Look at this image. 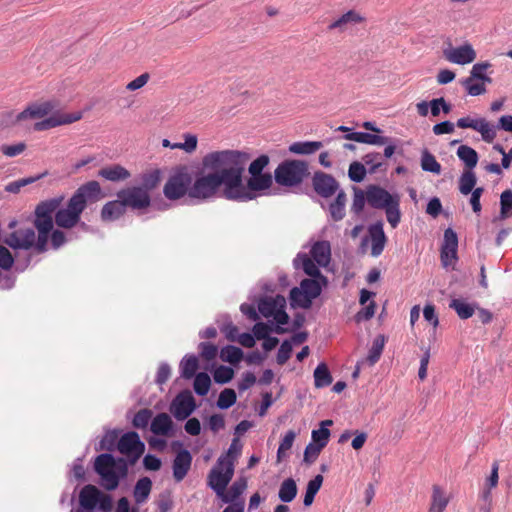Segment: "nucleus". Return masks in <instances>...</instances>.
<instances>
[{
	"label": "nucleus",
	"instance_id": "393cba45",
	"mask_svg": "<svg viewBox=\"0 0 512 512\" xmlns=\"http://www.w3.org/2000/svg\"><path fill=\"white\" fill-rule=\"evenodd\" d=\"M247 488V480L245 478H239L236 480L229 489L226 488L224 493L221 496H218L224 503L233 504L239 501H244L240 499V496L244 493Z\"/></svg>",
	"mask_w": 512,
	"mask_h": 512
},
{
	"label": "nucleus",
	"instance_id": "ddd939ff",
	"mask_svg": "<svg viewBox=\"0 0 512 512\" xmlns=\"http://www.w3.org/2000/svg\"><path fill=\"white\" fill-rule=\"evenodd\" d=\"M5 243L14 249H34L36 253L41 254L47 250H39V234L36 236L32 228H20L10 233L5 239Z\"/></svg>",
	"mask_w": 512,
	"mask_h": 512
},
{
	"label": "nucleus",
	"instance_id": "69168bd1",
	"mask_svg": "<svg viewBox=\"0 0 512 512\" xmlns=\"http://www.w3.org/2000/svg\"><path fill=\"white\" fill-rule=\"evenodd\" d=\"M199 350L201 358L207 362L214 360L218 354L217 346L209 342H201Z\"/></svg>",
	"mask_w": 512,
	"mask_h": 512
},
{
	"label": "nucleus",
	"instance_id": "7c9ffc66",
	"mask_svg": "<svg viewBox=\"0 0 512 512\" xmlns=\"http://www.w3.org/2000/svg\"><path fill=\"white\" fill-rule=\"evenodd\" d=\"M345 139L369 145H384L389 143V138L365 132H352L345 135Z\"/></svg>",
	"mask_w": 512,
	"mask_h": 512
},
{
	"label": "nucleus",
	"instance_id": "e2e57ef3",
	"mask_svg": "<svg viewBox=\"0 0 512 512\" xmlns=\"http://www.w3.org/2000/svg\"><path fill=\"white\" fill-rule=\"evenodd\" d=\"M349 178L354 182H361L366 176V169L360 162H352L348 170Z\"/></svg>",
	"mask_w": 512,
	"mask_h": 512
},
{
	"label": "nucleus",
	"instance_id": "cd10ccee",
	"mask_svg": "<svg viewBox=\"0 0 512 512\" xmlns=\"http://www.w3.org/2000/svg\"><path fill=\"white\" fill-rule=\"evenodd\" d=\"M98 176L112 182H118L128 179L131 174L125 167L114 164L100 169Z\"/></svg>",
	"mask_w": 512,
	"mask_h": 512
},
{
	"label": "nucleus",
	"instance_id": "aec40b11",
	"mask_svg": "<svg viewBox=\"0 0 512 512\" xmlns=\"http://www.w3.org/2000/svg\"><path fill=\"white\" fill-rule=\"evenodd\" d=\"M313 187L317 194L328 198L338 190L339 185L333 176L323 172H316L313 177Z\"/></svg>",
	"mask_w": 512,
	"mask_h": 512
},
{
	"label": "nucleus",
	"instance_id": "e433bc0d",
	"mask_svg": "<svg viewBox=\"0 0 512 512\" xmlns=\"http://www.w3.org/2000/svg\"><path fill=\"white\" fill-rule=\"evenodd\" d=\"M323 480V476L318 474L308 482L303 500L304 506L308 507L312 505L316 494L323 484Z\"/></svg>",
	"mask_w": 512,
	"mask_h": 512
},
{
	"label": "nucleus",
	"instance_id": "c9c22d12",
	"mask_svg": "<svg viewBox=\"0 0 512 512\" xmlns=\"http://www.w3.org/2000/svg\"><path fill=\"white\" fill-rule=\"evenodd\" d=\"M199 368V361L195 355H187L180 362L181 376L184 379H191Z\"/></svg>",
	"mask_w": 512,
	"mask_h": 512
},
{
	"label": "nucleus",
	"instance_id": "1a4fd4ad",
	"mask_svg": "<svg viewBox=\"0 0 512 512\" xmlns=\"http://www.w3.org/2000/svg\"><path fill=\"white\" fill-rule=\"evenodd\" d=\"M275 181L281 186H296L307 175V164L301 160H286L274 172Z\"/></svg>",
	"mask_w": 512,
	"mask_h": 512
},
{
	"label": "nucleus",
	"instance_id": "0e129e2a",
	"mask_svg": "<svg viewBox=\"0 0 512 512\" xmlns=\"http://www.w3.org/2000/svg\"><path fill=\"white\" fill-rule=\"evenodd\" d=\"M118 434L116 431H108L100 441V450L113 451L117 448Z\"/></svg>",
	"mask_w": 512,
	"mask_h": 512
},
{
	"label": "nucleus",
	"instance_id": "4d7b16f0",
	"mask_svg": "<svg viewBox=\"0 0 512 512\" xmlns=\"http://www.w3.org/2000/svg\"><path fill=\"white\" fill-rule=\"evenodd\" d=\"M242 451V443L239 438H234L228 448V451L225 455L219 457V459H224V461H230L231 463H235L238 456Z\"/></svg>",
	"mask_w": 512,
	"mask_h": 512
},
{
	"label": "nucleus",
	"instance_id": "5701e85b",
	"mask_svg": "<svg viewBox=\"0 0 512 512\" xmlns=\"http://www.w3.org/2000/svg\"><path fill=\"white\" fill-rule=\"evenodd\" d=\"M365 21V18L362 17L355 10H349L344 13L339 18L335 19L328 25V30H338L339 32H344L349 25L359 24Z\"/></svg>",
	"mask_w": 512,
	"mask_h": 512
},
{
	"label": "nucleus",
	"instance_id": "a878e982",
	"mask_svg": "<svg viewBox=\"0 0 512 512\" xmlns=\"http://www.w3.org/2000/svg\"><path fill=\"white\" fill-rule=\"evenodd\" d=\"M311 257L322 267H326L331 260V246L328 241H317L310 250Z\"/></svg>",
	"mask_w": 512,
	"mask_h": 512
},
{
	"label": "nucleus",
	"instance_id": "39448f33",
	"mask_svg": "<svg viewBox=\"0 0 512 512\" xmlns=\"http://www.w3.org/2000/svg\"><path fill=\"white\" fill-rule=\"evenodd\" d=\"M61 203V199H50L40 202L35 208L34 227L39 232V250H47L50 232L53 229V213Z\"/></svg>",
	"mask_w": 512,
	"mask_h": 512
},
{
	"label": "nucleus",
	"instance_id": "13d9d810",
	"mask_svg": "<svg viewBox=\"0 0 512 512\" xmlns=\"http://www.w3.org/2000/svg\"><path fill=\"white\" fill-rule=\"evenodd\" d=\"M280 303L276 299H263L258 304V310L264 317L273 316Z\"/></svg>",
	"mask_w": 512,
	"mask_h": 512
},
{
	"label": "nucleus",
	"instance_id": "79ce46f5",
	"mask_svg": "<svg viewBox=\"0 0 512 512\" xmlns=\"http://www.w3.org/2000/svg\"><path fill=\"white\" fill-rule=\"evenodd\" d=\"M385 345V337L383 335H378L372 344L371 349L368 352L366 357V361L370 366L375 365L381 357Z\"/></svg>",
	"mask_w": 512,
	"mask_h": 512
},
{
	"label": "nucleus",
	"instance_id": "338daca9",
	"mask_svg": "<svg viewBox=\"0 0 512 512\" xmlns=\"http://www.w3.org/2000/svg\"><path fill=\"white\" fill-rule=\"evenodd\" d=\"M476 131L481 134L483 140L487 143H491L496 137V131L484 118H481V122Z\"/></svg>",
	"mask_w": 512,
	"mask_h": 512
},
{
	"label": "nucleus",
	"instance_id": "c85d7f7f",
	"mask_svg": "<svg viewBox=\"0 0 512 512\" xmlns=\"http://www.w3.org/2000/svg\"><path fill=\"white\" fill-rule=\"evenodd\" d=\"M173 427V421L167 413L157 414L150 425V430L155 435L167 436Z\"/></svg>",
	"mask_w": 512,
	"mask_h": 512
},
{
	"label": "nucleus",
	"instance_id": "a19ab883",
	"mask_svg": "<svg viewBox=\"0 0 512 512\" xmlns=\"http://www.w3.org/2000/svg\"><path fill=\"white\" fill-rule=\"evenodd\" d=\"M333 379L325 363H320L314 370V383L317 388L329 386Z\"/></svg>",
	"mask_w": 512,
	"mask_h": 512
},
{
	"label": "nucleus",
	"instance_id": "9b49d317",
	"mask_svg": "<svg viewBox=\"0 0 512 512\" xmlns=\"http://www.w3.org/2000/svg\"><path fill=\"white\" fill-rule=\"evenodd\" d=\"M117 450L128 458L130 466L136 464L145 451V444L135 431L123 434L117 443Z\"/></svg>",
	"mask_w": 512,
	"mask_h": 512
},
{
	"label": "nucleus",
	"instance_id": "c03bdc74",
	"mask_svg": "<svg viewBox=\"0 0 512 512\" xmlns=\"http://www.w3.org/2000/svg\"><path fill=\"white\" fill-rule=\"evenodd\" d=\"M449 307L454 309L459 318L461 319H468L472 317L475 312V308L473 305L461 299H453L450 302Z\"/></svg>",
	"mask_w": 512,
	"mask_h": 512
},
{
	"label": "nucleus",
	"instance_id": "9d476101",
	"mask_svg": "<svg viewBox=\"0 0 512 512\" xmlns=\"http://www.w3.org/2000/svg\"><path fill=\"white\" fill-rule=\"evenodd\" d=\"M235 464L224 459H218L217 464L210 470L208 474V485L216 493L221 496L226 490L229 482L234 475Z\"/></svg>",
	"mask_w": 512,
	"mask_h": 512
},
{
	"label": "nucleus",
	"instance_id": "f03ea898",
	"mask_svg": "<svg viewBox=\"0 0 512 512\" xmlns=\"http://www.w3.org/2000/svg\"><path fill=\"white\" fill-rule=\"evenodd\" d=\"M101 198V187L97 181H89L80 186L69 199L66 208L55 213V223L62 228H72L80 220L81 213L88 202H96Z\"/></svg>",
	"mask_w": 512,
	"mask_h": 512
},
{
	"label": "nucleus",
	"instance_id": "49530a36",
	"mask_svg": "<svg viewBox=\"0 0 512 512\" xmlns=\"http://www.w3.org/2000/svg\"><path fill=\"white\" fill-rule=\"evenodd\" d=\"M194 391L199 396H205L209 392L211 386V379L209 375L205 372H200L194 376Z\"/></svg>",
	"mask_w": 512,
	"mask_h": 512
},
{
	"label": "nucleus",
	"instance_id": "f257e3e1",
	"mask_svg": "<svg viewBox=\"0 0 512 512\" xmlns=\"http://www.w3.org/2000/svg\"><path fill=\"white\" fill-rule=\"evenodd\" d=\"M228 171L209 172L198 175L192 180L190 198L198 200H207L215 197L220 190L222 195L228 200L238 197L239 188L236 185V179L229 177Z\"/></svg>",
	"mask_w": 512,
	"mask_h": 512
},
{
	"label": "nucleus",
	"instance_id": "4c0bfd02",
	"mask_svg": "<svg viewBox=\"0 0 512 512\" xmlns=\"http://www.w3.org/2000/svg\"><path fill=\"white\" fill-rule=\"evenodd\" d=\"M151 488L152 482L149 478L143 477L137 481L134 488V498L137 504H141L147 500Z\"/></svg>",
	"mask_w": 512,
	"mask_h": 512
},
{
	"label": "nucleus",
	"instance_id": "423d86ee",
	"mask_svg": "<svg viewBox=\"0 0 512 512\" xmlns=\"http://www.w3.org/2000/svg\"><path fill=\"white\" fill-rule=\"evenodd\" d=\"M327 282V278H324V282L319 278L303 279L300 287H294L290 290L291 306L309 309L313 300L320 296Z\"/></svg>",
	"mask_w": 512,
	"mask_h": 512
},
{
	"label": "nucleus",
	"instance_id": "0eeeda50",
	"mask_svg": "<svg viewBox=\"0 0 512 512\" xmlns=\"http://www.w3.org/2000/svg\"><path fill=\"white\" fill-rule=\"evenodd\" d=\"M192 175L187 166L177 167L164 185L163 193L169 200H178L188 195L192 186Z\"/></svg>",
	"mask_w": 512,
	"mask_h": 512
},
{
	"label": "nucleus",
	"instance_id": "20e7f679",
	"mask_svg": "<svg viewBox=\"0 0 512 512\" xmlns=\"http://www.w3.org/2000/svg\"><path fill=\"white\" fill-rule=\"evenodd\" d=\"M367 203L375 209L385 211L386 219L392 228H396L401 220L400 196L391 194L386 189L370 185L366 190Z\"/></svg>",
	"mask_w": 512,
	"mask_h": 512
},
{
	"label": "nucleus",
	"instance_id": "58836bf2",
	"mask_svg": "<svg viewBox=\"0 0 512 512\" xmlns=\"http://www.w3.org/2000/svg\"><path fill=\"white\" fill-rule=\"evenodd\" d=\"M333 424L332 420H324L321 422V427L317 430L312 431V440L315 445L320 446V448H324L330 437V430L325 426H331Z\"/></svg>",
	"mask_w": 512,
	"mask_h": 512
},
{
	"label": "nucleus",
	"instance_id": "ea45409f",
	"mask_svg": "<svg viewBox=\"0 0 512 512\" xmlns=\"http://www.w3.org/2000/svg\"><path fill=\"white\" fill-rule=\"evenodd\" d=\"M457 156L465 163L468 170L473 169L477 165L478 154L473 148L467 145H461L458 148Z\"/></svg>",
	"mask_w": 512,
	"mask_h": 512
},
{
	"label": "nucleus",
	"instance_id": "6ab92c4d",
	"mask_svg": "<svg viewBox=\"0 0 512 512\" xmlns=\"http://www.w3.org/2000/svg\"><path fill=\"white\" fill-rule=\"evenodd\" d=\"M55 108V104L52 101H42L30 104L26 109L22 112L18 113L16 116V122L25 121L28 119H41L49 115L53 109Z\"/></svg>",
	"mask_w": 512,
	"mask_h": 512
},
{
	"label": "nucleus",
	"instance_id": "a18cd8bd",
	"mask_svg": "<svg viewBox=\"0 0 512 512\" xmlns=\"http://www.w3.org/2000/svg\"><path fill=\"white\" fill-rule=\"evenodd\" d=\"M421 168L424 171L432 172L435 174H440L441 172L440 163L436 160L435 156L432 153H430L427 149H424L422 151Z\"/></svg>",
	"mask_w": 512,
	"mask_h": 512
},
{
	"label": "nucleus",
	"instance_id": "dca6fc26",
	"mask_svg": "<svg viewBox=\"0 0 512 512\" xmlns=\"http://www.w3.org/2000/svg\"><path fill=\"white\" fill-rule=\"evenodd\" d=\"M443 55L447 61L458 65L470 64L477 57L476 51L470 43L458 47L450 46L444 49Z\"/></svg>",
	"mask_w": 512,
	"mask_h": 512
},
{
	"label": "nucleus",
	"instance_id": "72a5a7b5",
	"mask_svg": "<svg viewBox=\"0 0 512 512\" xmlns=\"http://www.w3.org/2000/svg\"><path fill=\"white\" fill-rule=\"evenodd\" d=\"M297 485L293 478L285 479L279 488L278 497L282 502H292L297 495Z\"/></svg>",
	"mask_w": 512,
	"mask_h": 512
},
{
	"label": "nucleus",
	"instance_id": "f704fd0d",
	"mask_svg": "<svg viewBox=\"0 0 512 512\" xmlns=\"http://www.w3.org/2000/svg\"><path fill=\"white\" fill-rule=\"evenodd\" d=\"M322 147L320 141L294 142L289 146V151L293 154L309 155L318 151Z\"/></svg>",
	"mask_w": 512,
	"mask_h": 512
},
{
	"label": "nucleus",
	"instance_id": "f8f14e48",
	"mask_svg": "<svg viewBox=\"0 0 512 512\" xmlns=\"http://www.w3.org/2000/svg\"><path fill=\"white\" fill-rule=\"evenodd\" d=\"M273 180L270 173L251 175L247 180L246 185L243 182V175H241V187L239 188L238 197L233 198V201H249L255 198V192L269 189L272 186Z\"/></svg>",
	"mask_w": 512,
	"mask_h": 512
},
{
	"label": "nucleus",
	"instance_id": "8fccbe9b",
	"mask_svg": "<svg viewBox=\"0 0 512 512\" xmlns=\"http://www.w3.org/2000/svg\"><path fill=\"white\" fill-rule=\"evenodd\" d=\"M161 180V172L159 169H154L148 173L143 174L142 176V186L141 188H145L149 193L151 190L155 189Z\"/></svg>",
	"mask_w": 512,
	"mask_h": 512
},
{
	"label": "nucleus",
	"instance_id": "b1692460",
	"mask_svg": "<svg viewBox=\"0 0 512 512\" xmlns=\"http://www.w3.org/2000/svg\"><path fill=\"white\" fill-rule=\"evenodd\" d=\"M294 264L296 268H301L311 278H319L324 282L326 277L320 272L319 265L307 254H299L294 260Z\"/></svg>",
	"mask_w": 512,
	"mask_h": 512
},
{
	"label": "nucleus",
	"instance_id": "2f4dec72",
	"mask_svg": "<svg viewBox=\"0 0 512 512\" xmlns=\"http://www.w3.org/2000/svg\"><path fill=\"white\" fill-rule=\"evenodd\" d=\"M449 503L443 488L439 485H433L431 494V503L428 512H444Z\"/></svg>",
	"mask_w": 512,
	"mask_h": 512
},
{
	"label": "nucleus",
	"instance_id": "603ef678",
	"mask_svg": "<svg viewBox=\"0 0 512 512\" xmlns=\"http://www.w3.org/2000/svg\"><path fill=\"white\" fill-rule=\"evenodd\" d=\"M184 142L183 143H174V147L177 149H181L188 154H192L196 151L198 146V138L195 134L184 133L182 135Z\"/></svg>",
	"mask_w": 512,
	"mask_h": 512
},
{
	"label": "nucleus",
	"instance_id": "f3484780",
	"mask_svg": "<svg viewBox=\"0 0 512 512\" xmlns=\"http://www.w3.org/2000/svg\"><path fill=\"white\" fill-rule=\"evenodd\" d=\"M458 237L452 228L444 231V239L441 246L440 258L444 267L451 266L457 260Z\"/></svg>",
	"mask_w": 512,
	"mask_h": 512
},
{
	"label": "nucleus",
	"instance_id": "473e14b6",
	"mask_svg": "<svg viewBox=\"0 0 512 512\" xmlns=\"http://www.w3.org/2000/svg\"><path fill=\"white\" fill-rule=\"evenodd\" d=\"M347 196L344 191H339L336 199L329 205V213L334 221H340L345 216Z\"/></svg>",
	"mask_w": 512,
	"mask_h": 512
},
{
	"label": "nucleus",
	"instance_id": "de8ad7c7",
	"mask_svg": "<svg viewBox=\"0 0 512 512\" xmlns=\"http://www.w3.org/2000/svg\"><path fill=\"white\" fill-rule=\"evenodd\" d=\"M500 214L499 219L505 220L512 216V191L505 190L500 196Z\"/></svg>",
	"mask_w": 512,
	"mask_h": 512
},
{
	"label": "nucleus",
	"instance_id": "864d4df0",
	"mask_svg": "<svg viewBox=\"0 0 512 512\" xmlns=\"http://www.w3.org/2000/svg\"><path fill=\"white\" fill-rule=\"evenodd\" d=\"M476 78L468 77L462 81V85L466 88L467 93L471 96H478L486 92V82H475Z\"/></svg>",
	"mask_w": 512,
	"mask_h": 512
},
{
	"label": "nucleus",
	"instance_id": "4468645a",
	"mask_svg": "<svg viewBox=\"0 0 512 512\" xmlns=\"http://www.w3.org/2000/svg\"><path fill=\"white\" fill-rule=\"evenodd\" d=\"M117 197L123 201L126 208L132 210L142 211L151 205L150 193L139 186L122 189L117 193Z\"/></svg>",
	"mask_w": 512,
	"mask_h": 512
},
{
	"label": "nucleus",
	"instance_id": "774afa93",
	"mask_svg": "<svg viewBox=\"0 0 512 512\" xmlns=\"http://www.w3.org/2000/svg\"><path fill=\"white\" fill-rule=\"evenodd\" d=\"M269 164V157L267 155H261L251 162L248 171L250 175L264 174L263 169Z\"/></svg>",
	"mask_w": 512,
	"mask_h": 512
},
{
	"label": "nucleus",
	"instance_id": "412c9836",
	"mask_svg": "<svg viewBox=\"0 0 512 512\" xmlns=\"http://www.w3.org/2000/svg\"><path fill=\"white\" fill-rule=\"evenodd\" d=\"M192 464V456L186 449L179 451L173 460V477L176 482H181L188 474Z\"/></svg>",
	"mask_w": 512,
	"mask_h": 512
},
{
	"label": "nucleus",
	"instance_id": "a211bd4d",
	"mask_svg": "<svg viewBox=\"0 0 512 512\" xmlns=\"http://www.w3.org/2000/svg\"><path fill=\"white\" fill-rule=\"evenodd\" d=\"M82 112L54 114L40 122H36L34 130L44 131L61 125H67L82 119Z\"/></svg>",
	"mask_w": 512,
	"mask_h": 512
},
{
	"label": "nucleus",
	"instance_id": "bf43d9fd",
	"mask_svg": "<svg viewBox=\"0 0 512 512\" xmlns=\"http://www.w3.org/2000/svg\"><path fill=\"white\" fill-rule=\"evenodd\" d=\"M234 376V370L228 366L221 365L213 373V377L216 383L225 384L232 380Z\"/></svg>",
	"mask_w": 512,
	"mask_h": 512
},
{
	"label": "nucleus",
	"instance_id": "680f3d73",
	"mask_svg": "<svg viewBox=\"0 0 512 512\" xmlns=\"http://www.w3.org/2000/svg\"><path fill=\"white\" fill-rule=\"evenodd\" d=\"M42 176L37 177H28V178H22L13 182H10L5 186V191L8 193H18L20 192L21 188L25 187L26 185L32 184L38 179H40Z\"/></svg>",
	"mask_w": 512,
	"mask_h": 512
},
{
	"label": "nucleus",
	"instance_id": "5fc2aeb1",
	"mask_svg": "<svg viewBox=\"0 0 512 512\" xmlns=\"http://www.w3.org/2000/svg\"><path fill=\"white\" fill-rule=\"evenodd\" d=\"M236 399L237 396L235 391L233 389L226 388L220 392L217 400V406L220 409H228L235 404Z\"/></svg>",
	"mask_w": 512,
	"mask_h": 512
},
{
	"label": "nucleus",
	"instance_id": "6e6552de",
	"mask_svg": "<svg viewBox=\"0 0 512 512\" xmlns=\"http://www.w3.org/2000/svg\"><path fill=\"white\" fill-rule=\"evenodd\" d=\"M94 470L100 476V484L107 491L115 490L123 478L115 469V458L112 454L103 453L94 460Z\"/></svg>",
	"mask_w": 512,
	"mask_h": 512
},
{
	"label": "nucleus",
	"instance_id": "7ed1b4c3",
	"mask_svg": "<svg viewBox=\"0 0 512 512\" xmlns=\"http://www.w3.org/2000/svg\"><path fill=\"white\" fill-rule=\"evenodd\" d=\"M250 159L247 152L239 150H220L207 153L202 158V166L210 172L228 171L229 177L236 179L237 188L241 187V175Z\"/></svg>",
	"mask_w": 512,
	"mask_h": 512
},
{
	"label": "nucleus",
	"instance_id": "2eb2a0df",
	"mask_svg": "<svg viewBox=\"0 0 512 512\" xmlns=\"http://www.w3.org/2000/svg\"><path fill=\"white\" fill-rule=\"evenodd\" d=\"M196 409V402L190 390L179 392L170 405V412L177 420H185Z\"/></svg>",
	"mask_w": 512,
	"mask_h": 512
},
{
	"label": "nucleus",
	"instance_id": "052dcab7",
	"mask_svg": "<svg viewBox=\"0 0 512 512\" xmlns=\"http://www.w3.org/2000/svg\"><path fill=\"white\" fill-rule=\"evenodd\" d=\"M491 66L488 62L476 63L471 69L470 76L483 82L491 83V78L485 75V71Z\"/></svg>",
	"mask_w": 512,
	"mask_h": 512
},
{
	"label": "nucleus",
	"instance_id": "09e8293b",
	"mask_svg": "<svg viewBox=\"0 0 512 512\" xmlns=\"http://www.w3.org/2000/svg\"><path fill=\"white\" fill-rule=\"evenodd\" d=\"M476 184V176L471 170L464 171L459 180V190L462 194L468 195L473 192Z\"/></svg>",
	"mask_w": 512,
	"mask_h": 512
},
{
	"label": "nucleus",
	"instance_id": "3c124183",
	"mask_svg": "<svg viewBox=\"0 0 512 512\" xmlns=\"http://www.w3.org/2000/svg\"><path fill=\"white\" fill-rule=\"evenodd\" d=\"M295 438L296 433L293 430H289L286 432L277 450V459L279 462L286 456V453L292 448Z\"/></svg>",
	"mask_w": 512,
	"mask_h": 512
},
{
	"label": "nucleus",
	"instance_id": "37998d69",
	"mask_svg": "<svg viewBox=\"0 0 512 512\" xmlns=\"http://www.w3.org/2000/svg\"><path fill=\"white\" fill-rule=\"evenodd\" d=\"M243 351L236 346L227 345L220 351V357L223 361L232 365L238 364L243 359Z\"/></svg>",
	"mask_w": 512,
	"mask_h": 512
},
{
	"label": "nucleus",
	"instance_id": "6e6d98bb",
	"mask_svg": "<svg viewBox=\"0 0 512 512\" xmlns=\"http://www.w3.org/2000/svg\"><path fill=\"white\" fill-rule=\"evenodd\" d=\"M151 417H152V411L150 409H147V408L140 409L134 415L132 424L135 428L145 429L148 426L149 421L151 420Z\"/></svg>",
	"mask_w": 512,
	"mask_h": 512
},
{
	"label": "nucleus",
	"instance_id": "bb28decb",
	"mask_svg": "<svg viewBox=\"0 0 512 512\" xmlns=\"http://www.w3.org/2000/svg\"><path fill=\"white\" fill-rule=\"evenodd\" d=\"M99 496L101 491L96 486L88 484L80 491L79 503L84 509L92 510L97 506Z\"/></svg>",
	"mask_w": 512,
	"mask_h": 512
},
{
	"label": "nucleus",
	"instance_id": "4be33fe9",
	"mask_svg": "<svg viewBox=\"0 0 512 512\" xmlns=\"http://www.w3.org/2000/svg\"><path fill=\"white\" fill-rule=\"evenodd\" d=\"M371 239V255L378 257L384 250L387 238L383 230V223L378 222L369 227Z\"/></svg>",
	"mask_w": 512,
	"mask_h": 512
},
{
	"label": "nucleus",
	"instance_id": "c756f323",
	"mask_svg": "<svg viewBox=\"0 0 512 512\" xmlns=\"http://www.w3.org/2000/svg\"><path fill=\"white\" fill-rule=\"evenodd\" d=\"M126 211V207L121 199L109 201L101 211V217L104 221H114L119 219Z\"/></svg>",
	"mask_w": 512,
	"mask_h": 512
}]
</instances>
